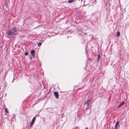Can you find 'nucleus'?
<instances>
[{
	"label": "nucleus",
	"mask_w": 129,
	"mask_h": 129,
	"mask_svg": "<svg viewBox=\"0 0 129 129\" xmlns=\"http://www.w3.org/2000/svg\"><path fill=\"white\" fill-rule=\"evenodd\" d=\"M17 30L16 28L14 27L13 28L10 29L7 32L8 36H11Z\"/></svg>",
	"instance_id": "f257e3e1"
},
{
	"label": "nucleus",
	"mask_w": 129,
	"mask_h": 129,
	"mask_svg": "<svg viewBox=\"0 0 129 129\" xmlns=\"http://www.w3.org/2000/svg\"><path fill=\"white\" fill-rule=\"evenodd\" d=\"M91 99L88 100V101H86L84 102V106H88L89 105L90 103Z\"/></svg>",
	"instance_id": "f03ea898"
},
{
	"label": "nucleus",
	"mask_w": 129,
	"mask_h": 129,
	"mask_svg": "<svg viewBox=\"0 0 129 129\" xmlns=\"http://www.w3.org/2000/svg\"><path fill=\"white\" fill-rule=\"evenodd\" d=\"M35 119H36V117H34L33 118V119L32 120V121L31 123V124H30V125L29 126L30 127H31L33 125V124L34 123V121L35 120Z\"/></svg>",
	"instance_id": "7ed1b4c3"
},
{
	"label": "nucleus",
	"mask_w": 129,
	"mask_h": 129,
	"mask_svg": "<svg viewBox=\"0 0 129 129\" xmlns=\"http://www.w3.org/2000/svg\"><path fill=\"white\" fill-rule=\"evenodd\" d=\"M54 93L56 98L57 99L59 97L58 94V92L56 91L54 92Z\"/></svg>",
	"instance_id": "20e7f679"
},
{
	"label": "nucleus",
	"mask_w": 129,
	"mask_h": 129,
	"mask_svg": "<svg viewBox=\"0 0 129 129\" xmlns=\"http://www.w3.org/2000/svg\"><path fill=\"white\" fill-rule=\"evenodd\" d=\"M35 50H32L30 52V53L32 55V56L33 57L35 56Z\"/></svg>",
	"instance_id": "39448f33"
},
{
	"label": "nucleus",
	"mask_w": 129,
	"mask_h": 129,
	"mask_svg": "<svg viewBox=\"0 0 129 129\" xmlns=\"http://www.w3.org/2000/svg\"><path fill=\"white\" fill-rule=\"evenodd\" d=\"M119 123V121H118L116 122V123L115 124V129H117V128L118 126V124Z\"/></svg>",
	"instance_id": "423d86ee"
},
{
	"label": "nucleus",
	"mask_w": 129,
	"mask_h": 129,
	"mask_svg": "<svg viewBox=\"0 0 129 129\" xmlns=\"http://www.w3.org/2000/svg\"><path fill=\"white\" fill-rule=\"evenodd\" d=\"M124 103V101L122 103H121L119 105H118V107H120L122 106Z\"/></svg>",
	"instance_id": "0eeeda50"
},
{
	"label": "nucleus",
	"mask_w": 129,
	"mask_h": 129,
	"mask_svg": "<svg viewBox=\"0 0 129 129\" xmlns=\"http://www.w3.org/2000/svg\"><path fill=\"white\" fill-rule=\"evenodd\" d=\"M100 54H98V57H97V62H98L99 61V60H100Z\"/></svg>",
	"instance_id": "6e6552de"
},
{
	"label": "nucleus",
	"mask_w": 129,
	"mask_h": 129,
	"mask_svg": "<svg viewBox=\"0 0 129 129\" xmlns=\"http://www.w3.org/2000/svg\"><path fill=\"white\" fill-rule=\"evenodd\" d=\"M73 0H69L68 1V2L69 3H71L73 2Z\"/></svg>",
	"instance_id": "1a4fd4ad"
},
{
	"label": "nucleus",
	"mask_w": 129,
	"mask_h": 129,
	"mask_svg": "<svg viewBox=\"0 0 129 129\" xmlns=\"http://www.w3.org/2000/svg\"><path fill=\"white\" fill-rule=\"evenodd\" d=\"M120 33L119 32H117V36L118 37L119 36H120Z\"/></svg>",
	"instance_id": "9d476101"
},
{
	"label": "nucleus",
	"mask_w": 129,
	"mask_h": 129,
	"mask_svg": "<svg viewBox=\"0 0 129 129\" xmlns=\"http://www.w3.org/2000/svg\"><path fill=\"white\" fill-rule=\"evenodd\" d=\"M42 44V43H39L38 46H40Z\"/></svg>",
	"instance_id": "9b49d317"
},
{
	"label": "nucleus",
	"mask_w": 129,
	"mask_h": 129,
	"mask_svg": "<svg viewBox=\"0 0 129 129\" xmlns=\"http://www.w3.org/2000/svg\"><path fill=\"white\" fill-rule=\"evenodd\" d=\"M28 54V53L27 52H26L25 53V55H27Z\"/></svg>",
	"instance_id": "f8f14e48"
},
{
	"label": "nucleus",
	"mask_w": 129,
	"mask_h": 129,
	"mask_svg": "<svg viewBox=\"0 0 129 129\" xmlns=\"http://www.w3.org/2000/svg\"><path fill=\"white\" fill-rule=\"evenodd\" d=\"M5 112H6V113H8V111H7V110L6 109H5Z\"/></svg>",
	"instance_id": "ddd939ff"
},
{
	"label": "nucleus",
	"mask_w": 129,
	"mask_h": 129,
	"mask_svg": "<svg viewBox=\"0 0 129 129\" xmlns=\"http://www.w3.org/2000/svg\"><path fill=\"white\" fill-rule=\"evenodd\" d=\"M85 129H88V127H86Z\"/></svg>",
	"instance_id": "4468645a"
}]
</instances>
